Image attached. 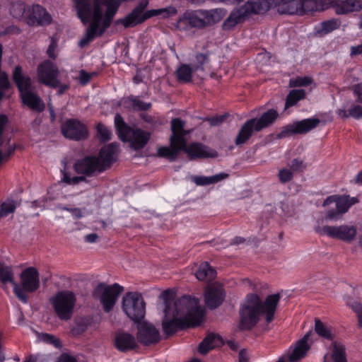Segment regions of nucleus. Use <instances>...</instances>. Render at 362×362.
I'll return each mask as SVG.
<instances>
[{"label": "nucleus", "mask_w": 362, "mask_h": 362, "mask_svg": "<svg viewBox=\"0 0 362 362\" xmlns=\"http://www.w3.org/2000/svg\"><path fill=\"white\" fill-rule=\"evenodd\" d=\"M362 54V44L358 46L351 47V55H358Z\"/></svg>", "instance_id": "obj_63"}, {"label": "nucleus", "mask_w": 362, "mask_h": 362, "mask_svg": "<svg viewBox=\"0 0 362 362\" xmlns=\"http://www.w3.org/2000/svg\"><path fill=\"white\" fill-rule=\"evenodd\" d=\"M315 331L320 337L328 340H332L334 337L332 327L326 325L319 319L315 320Z\"/></svg>", "instance_id": "obj_39"}, {"label": "nucleus", "mask_w": 362, "mask_h": 362, "mask_svg": "<svg viewBox=\"0 0 362 362\" xmlns=\"http://www.w3.org/2000/svg\"><path fill=\"white\" fill-rule=\"evenodd\" d=\"M29 8L22 1H16L11 4L10 13L14 18L25 23L27 11Z\"/></svg>", "instance_id": "obj_33"}, {"label": "nucleus", "mask_w": 362, "mask_h": 362, "mask_svg": "<svg viewBox=\"0 0 362 362\" xmlns=\"http://www.w3.org/2000/svg\"><path fill=\"white\" fill-rule=\"evenodd\" d=\"M332 0H303V6L308 7L313 4H315V8L312 7L311 10H324L328 8Z\"/></svg>", "instance_id": "obj_41"}, {"label": "nucleus", "mask_w": 362, "mask_h": 362, "mask_svg": "<svg viewBox=\"0 0 362 362\" xmlns=\"http://www.w3.org/2000/svg\"><path fill=\"white\" fill-rule=\"evenodd\" d=\"M340 26V21L338 19L332 18L323 21L321 23L322 31L325 33H329L337 29Z\"/></svg>", "instance_id": "obj_42"}, {"label": "nucleus", "mask_w": 362, "mask_h": 362, "mask_svg": "<svg viewBox=\"0 0 362 362\" xmlns=\"http://www.w3.org/2000/svg\"><path fill=\"white\" fill-rule=\"evenodd\" d=\"M8 122V117L6 115H0V146H2L3 141L1 140V136L5 129L6 125Z\"/></svg>", "instance_id": "obj_57"}, {"label": "nucleus", "mask_w": 362, "mask_h": 362, "mask_svg": "<svg viewBox=\"0 0 362 362\" xmlns=\"http://www.w3.org/2000/svg\"><path fill=\"white\" fill-rule=\"evenodd\" d=\"M64 209L70 211L72 216L76 218H80L83 216V211L79 208L64 207Z\"/></svg>", "instance_id": "obj_59"}, {"label": "nucleus", "mask_w": 362, "mask_h": 362, "mask_svg": "<svg viewBox=\"0 0 362 362\" xmlns=\"http://www.w3.org/2000/svg\"><path fill=\"white\" fill-rule=\"evenodd\" d=\"M334 8L339 15L360 11L362 9V0L339 1L335 3Z\"/></svg>", "instance_id": "obj_27"}, {"label": "nucleus", "mask_w": 362, "mask_h": 362, "mask_svg": "<svg viewBox=\"0 0 362 362\" xmlns=\"http://www.w3.org/2000/svg\"><path fill=\"white\" fill-rule=\"evenodd\" d=\"M351 117L358 119L362 118V106L360 105L354 104L350 107Z\"/></svg>", "instance_id": "obj_54"}, {"label": "nucleus", "mask_w": 362, "mask_h": 362, "mask_svg": "<svg viewBox=\"0 0 362 362\" xmlns=\"http://www.w3.org/2000/svg\"><path fill=\"white\" fill-rule=\"evenodd\" d=\"M223 344L221 337L218 334H210L206 336L199 346V351L200 354L205 355L211 349L221 346Z\"/></svg>", "instance_id": "obj_29"}, {"label": "nucleus", "mask_w": 362, "mask_h": 362, "mask_svg": "<svg viewBox=\"0 0 362 362\" xmlns=\"http://www.w3.org/2000/svg\"><path fill=\"white\" fill-rule=\"evenodd\" d=\"M90 75L86 72L85 71L82 70L80 71V76H79V81L81 84L85 85L89 82L90 80Z\"/></svg>", "instance_id": "obj_60"}, {"label": "nucleus", "mask_w": 362, "mask_h": 362, "mask_svg": "<svg viewBox=\"0 0 362 362\" xmlns=\"http://www.w3.org/2000/svg\"><path fill=\"white\" fill-rule=\"evenodd\" d=\"M73 169L76 174L84 175L86 178L97 176L104 172L96 156H86L76 160Z\"/></svg>", "instance_id": "obj_14"}, {"label": "nucleus", "mask_w": 362, "mask_h": 362, "mask_svg": "<svg viewBox=\"0 0 362 362\" xmlns=\"http://www.w3.org/2000/svg\"><path fill=\"white\" fill-rule=\"evenodd\" d=\"M225 119V116L221 115L218 117H211V118H206V120H207L211 126H217L221 124Z\"/></svg>", "instance_id": "obj_58"}, {"label": "nucleus", "mask_w": 362, "mask_h": 362, "mask_svg": "<svg viewBox=\"0 0 362 362\" xmlns=\"http://www.w3.org/2000/svg\"><path fill=\"white\" fill-rule=\"evenodd\" d=\"M354 95L356 97V101L362 103V82L354 85L351 87Z\"/></svg>", "instance_id": "obj_55"}, {"label": "nucleus", "mask_w": 362, "mask_h": 362, "mask_svg": "<svg viewBox=\"0 0 362 362\" xmlns=\"http://www.w3.org/2000/svg\"><path fill=\"white\" fill-rule=\"evenodd\" d=\"M222 17V11L218 9L192 11L184 13L177 21V27L187 23L192 28H204L219 22Z\"/></svg>", "instance_id": "obj_6"}, {"label": "nucleus", "mask_w": 362, "mask_h": 362, "mask_svg": "<svg viewBox=\"0 0 362 362\" xmlns=\"http://www.w3.org/2000/svg\"><path fill=\"white\" fill-rule=\"evenodd\" d=\"M20 284L16 282L13 293L18 300L23 303L28 301L27 293L35 292L40 286V274L37 269L30 267L24 269L20 275Z\"/></svg>", "instance_id": "obj_7"}, {"label": "nucleus", "mask_w": 362, "mask_h": 362, "mask_svg": "<svg viewBox=\"0 0 362 362\" xmlns=\"http://www.w3.org/2000/svg\"><path fill=\"white\" fill-rule=\"evenodd\" d=\"M137 339L127 332L117 333L115 337V346L119 351L127 352L136 349L139 346Z\"/></svg>", "instance_id": "obj_23"}, {"label": "nucleus", "mask_w": 362, "mask_h": 362, "mask_svg": "<svg viewBox=\"0 0 362 362\" xmlns=\"http://www.w3.org/2000/svg\"><path fill=\"white\" fill-rule=\"evenodd\" d=\"M196 64L193 66L194 71L204 70V64L209 62V54L197 53L195 56Z\"/></svg>", "instance_id": "obj_47"}, {"label": "nucleus", "mask_w": 362, "mask_h": 362, "mask_svg": "<svg viewBox=\"0 0 362 362\" xmlns=\"http://www.w3.org/2000/svg\"><path fill=\"white\" fill-rule=\"evenodd\" d=\"M119 152V145L116 143H111L103 146L98 156H96L99 160V165L104 171L110 168L112 164L116 161Z\"/></svg>", "instance_id": "obj_22"}, {"label": "nucleus", "mask_w": 362, "mask_h": 362, "mask_svg": "<svg viewBox=\"0 0 362 362\" xmlns=\"http://www.w3.org/2000/svg\"><path fill=\"white\" fill-rule=\"evenodd\" d=\"M150 137L151 134L149 132L140 129H132L130 134L127 136L126 141H130L131 146L134 150H140L146 146Z\"/></svg>", "instance_id": "obj_26"}, {"label": "nucleus", "mask_w": 362, "mask_h": 362, "mask_svg": "<svg viewBox=\"0 0 362 362\" xmlns=\"http://www.w3.org/2000/svg\"><path fill=\"white\" fill-rule=\"evenodd\" d=\"M194 71V67L190 65L183 64L176 71L177 81L182 83H189L192 81V74Z\"/></svg>", "instance_id": "obj_35"}, {"label": "nucleus", "mask_w": 362, "mask_h": 362, "mask_svg": "<svg viewBox=\"0 0 362 362\" xmlns=\"http://www.w3.org/2000/svg\"><path fill=\"white\" fill-rule=\"evenodd\" d=\"M13 80L21 93L23 103L30 109L39 112L45 109V104L40 98L33 91L31 78L23 74L21 66H16L13 72Z\"/></svg>", "instance_id": "obj_4"}, {"label": "nucleus", "mask_w": 362, "mask_h": 362, "mask_svg": "<svg viewBox=\"0 0 362 362\" xmlns=\"http://www.w3.org/2000/svg\"><path fill=\"white\" fill-rule=\"evenodd\" d=\"M279 115L274 109H269L264 112L259 118H252L247 120L241 127L235 144L240 146L245 144L252 136L253 132H260L274 123Z\"/></svg>", "instance_id": "obj_5"}, {"label": "nucleus", "mask_w": 362, "mask_h": 362, "mask_svg": "<svg viewBox=\"0 0 362 362\" xmlns=\"http://www.w3.org/2000/svg\"><path fill=\"white\" fill-rule=\"evenodd\" d=\"M287 166L293 172H302L307 168V164L300 158H294L288 163Z\"/></svg>", "instance_id": "obj_44"}, {"label": "nucleus", "mask_w": 362, "mask_h": 362, "mask_svg": "<svg viewBox=\"0 0 362 362\" xmlns=\"http://www.w3.org/2000/svg\"><path fill=\"white\" fill-rule=\"evenodd\" d=\"M148 4V0H141L139 4L125 18L117 19L115 22V25L122 24L125 28L134 27V22L144 13Z\"/></svg>", "instance_id": "obj_25"}, {"label": "nucleus", "mask_w": 362, "mask_h": 362, "mask_svg": "<svg viewBox=\"0 0 362 362\" xmlns=\"http://www.w3.org/2000/svg\"><path fill=\"white\" fill-rule=\"evenodd\" d=\"M122 310L132 320L139 322L146 313V304L141 293L129 292L122 298Z\"/></svg>", "instance_id": "obj_10"}, {"label": "nucleus", "mask_w": 362, "mask_h": 362, "mask_svg": "<svg viewBox=\"0 0 362 362\" xmlns=\"http://www.w3.org/2000/svg\"><path fill=\"white\" fill-rule=\"evenodd\" d=\"M280 298L279 293L269 295L263 303L258 295H247L239 310V328L242 330L252 329L262 314H265L267 322L270 323L274 319Z\"/></svg>", "instance_id": "obj_3"}, {"label": "nucleus", "mask_w": 362, "mask_h": 362, "mask_svg": "<svg viewBox=\"0 0 362 362\" xmlns=\"http://www.w3.org/2000/svg\"><path fill=\"white\" fill-rule=\"evenodd\" d=\"M228 175L225 173H221L213 176L205 177V176H194L192 181L199 186H206L211 184L217 183L222 180L228 177Z\"/></svg>", "instance_id": "obj_32"}, {"label": "nucleus", "mask_w": 362, "mask_h": 362, "mask_svg": "<svg viewBox=\"0 0 362 362\" xmlns=\"http://www.w3.org/2000/svg\"><path fill=\"white\" fill-rule=\"evenodd\" d=\"M182 151H185L190 160L197 158H216L218 153L215 150L198 142L192 143L187 145V141L184 144Z\"/></svg>", "instance_id": "obj_21"}, {"label": "nucleus", "mask_w": 362, "mask_h": 362, "mask_svg": "<svg viewBox=\"0 0 362 362\" xmlns=\"http://www.w3.org/2000/svg\"><path fill=\"white\" fill-rule=\"evenodd\" d=\"M313 83V79L309 76L296 77L289 81L290 87L307 86Z\"/></svg>", "instance_id": "obj_43"}, {"label": "nucleus", "mask_w": 362, "mask_h": 362, "mask_svg": "<svg viewBox=\"0 0 362 362\" xmlns=\"http://www.w3.org/2000/svg\"><path fill=\"white\" fill-rule=\"evenodd\" d=\"M320 123V120L317 118L303 119L284 127L277 137L283 139L293 134H304L317 127Z\"/></svg>", "instance_id": "obj_18"}, {"label": "nucleus", "mask_w": 362, "mask_h": 362, "mask_svg": "<svg viewBox=\"0 0 362 362\" xmlns=\"http://www.w3.org/2000/svg\"><path fill=\"white\" fill-rule=\"evenodd\" d=\"M244 18L243 13L239 11H233L229 16L225 20L222 25V28L225 30H228L234 28L237 24L240 23Z\"/></svg>", "instance_id": "obj_38"}, {"label": "nucleus", "mask_w": 362, "mask_h": 362, "mask_svg": "<svg viewBox=\"0 0 362 362\" xmlns=\"http://www.w3.org/2000/svg\"><path fill=\"white\" fill-rule=\"evenodd\" d=\"M85 241L90 243H95L98 239V236L96 233H90L88 235H86L84 238Z\"/></svg>", "instance_id": "obj_62"}, {"label": "nucleus", "mask_w": 362, "mask_h": 362, "mask_svg": "<svg viewBox=\"0 0 362 362\" xmlns=\"http://www.w3.org/2000/svg\"><path fill=\"white\" fill-rule=\"evenodd\" d=\"M98 137L103 141H109L111 139V132L104 124L99 123L97 125Z\"/></svg>", "instance_id": "obj_46"}, {"label": "nucleus", "mask_w": 362, "mask_h": 362, "mask_svg": "<svg viewBox=\"0 0 362 362\" xmlns=\"http://www.w3.org/2000/svg\"><path fill=\"white\" fill-rule=\"evenodd\" d=\"M306 92L303 89H293L289 92L286 98L285 108L295 105L298 101L304 99Z\"/></svg>", "instance_id": "obj_37"}, {"label": "nucleus", "mask_w": 362, "mask_h": 362, "mask_svg": "<svg viewBox=\"0 0 362 362\" xmlns=\"http://www.w3.org/2000/svg\"><path fill=\"white\" fill-rule=\"evenodd\" d=\"M62 133L66 139L74 141L84 140L88 136L86 125L76 119H69L62 125Z\"/></svg>", "instance_id": "obj_19"}, {"label": "nucleus", "mask_w": 362, "mask_h": 362, "mask_svg": "<svg viewBox=\"0 0 362 362\" xmlns=\"http://www.w3.org/2000/svg\"><path fill=\"white\" fill-rule=\"evenodd\" d=\"M49 302L61 320L67 321L72 317L76 303L74 292L68 290L59 291L49 299Z\"/></svg>", "instance_id": "obj_8"}, {"label": "nucleus", "mask_w": 362, "mask_h": 362, "mask_svg": "<svg viewBox=\"0 0 362 362\" xmlns=\"http://www.w3.org/2000/svg\"><path fill=\"white\" fill-rule=\"evenodd\" d=\"M0 282L5 288L8 283H11L13 288L14 284H16L12 268L4 264H0Z\"/></svg>", "instance_id": "obj_36"}, {"label": "nucleus", "mask_w": 362, "mask_h": 362, "mask_svg": "<svg viewBox=\"0 0 362 362\" xmlns=\"http://www.w3.org/2000/svg\"><path fill=\"white\" fill-rule=\"evenodd\" d=\"M332 359L333 362H347L344 345L334 344Z\"/></svg>", "instance_id": "obj_40"}, {"label": "nucleus", "mask_w": 362, "mask_h": 362, "mask_svg": "<svg viewBox=\"0 0 362 362\" xmlns=\"http://www.w3.org/2000/svg\"><path fill=\"white\" fill-rule=\"evenodd\" d=\"M45 339L47 342L54 344L56 347H59L61 345L59 339H58L57 338L54 337L52 335H49L48 334H46L45 335Z\"/></svg>", "instance_id": "obj_61"}, {"label": "nucleus", "mask_w": 362, "mask_h": 362, "mask_svg": "<svg viewBox=\"0 0 362 362\" xmlns=\"http://www.w3.org/2000/svg\"><path fill=\"white\" fill-rule=\"evenodd\" d=\"M185 122L180 118H175L171 120L172 134L170 137V143H177L184 146L185 141V136L188 134V131L184 129Z\"/></svg>", "instance_id": "obj_24"}, {"label": "nucleus", "mask_w": 362, "mask_h": 362, "mask_svg": "<svg viewBox=\"0 0 362 362\" xmlns=\"http://www.w3.org/2000/svg\"><path fill=\"white\" fill-rule=\"evenodd\" d=\"M158 12H159V13H158L159 16H162L164 18H168L170 16L176 15L177 13V11L176 8L170 6H168L166 8H159Z\"/></svg>", "instance_id": "obj_53"}, {"label": "nucleus", "mask_w": 362, "mask_h": 362, "mask_svg": "<svg viewBox=\"0 0 362 362\" xmlns=\"http://www.w3.org/2000/svg\"><path fill=\"white\" fill-rule=\"evenodd\" d=\"M77 16L83 24L90 23L81 47L87 46L96 36H102L110 26L119 6L120 0H73Z\"/></svg>", "instance_id": "obj_1"}, {"label": "nucleus", "mask_w": 362, "mask_h": 362, "mask_svg": "<svg viewBox=\"0 0 362 362\" xmlns=\"http://www.w3.org/2000/svg\"><path fill=\"white\" fill-rule=\"evenodd\" d=\"M170 146H162L158 148L157 154L159 157L168 158L170 161H174L180 151L184 148L182 145L180 146L177 143H170Z\"/></svg>", "instance_id": "obj_31"}, {"label": "nucleus", "mask_w": 362, "mask_h": 362, "mask_svg": "<svg viewBox=\"0 0 362 362\" xmlns=\"http://www.w3.org/2000/svg\"><path fill=\"white\" fill-rule=\"evenodd\" d=\"M63 182L68 185H76L79 184L81 182H84L86 180V178L84 175H79L78 176H74L71 177L67 173L64 174V177L62 179Z\"/></svg>", "instance_id": "obj_48"}, {"label": "nucleus", "mask_w": 362, "mask_h": 362, "mask_svg": "<svg viewBox=\"0 0 362 362\" xmlns=\"http://www.w3.org/2000/svg\"><path fill=\"white\" fill-rule=\"evenodd\" d=\"M0 207L6 213V214L8 216L10 214H12L15 211L16 209V204L14 201H7L3 202L0 205Z\"/></svg>", "instance_id": "obj_51"}, {"label": "nucleus", "mask_w": 362, "mask_h": 362, "mask_svg": "<svg viewBox=\"0 0 362 362\" xmlns=\"http://www.w3.org/2000/svg\"><path fill=\"white\" fill-rule=\"evenodd\" d=\"M52 22L51 14L42 6L35 4L27 11L25 23L33 27L47 26Z\"/></svg>", "instance_id": "obj_17"}, {"label": "nucleus", "mask_w": 362, "mask_h": 362, "mask_svg": "<svg viewBox=\"0 0 362 362\" xmlns=\"http://www.w3.org/2000/svg\"><path fill=\"white\" fill-rule=\"evenodd\" d=\"M348 305L351 308L354 312L356 314L358 318V327H362V304L357 301H351L348 303Z\"/></svg>", "instance_id": "obj_45"}, {"label": "nucleus", "mask_w": 362, "mask_h": 362, "mask_svg": "<svg viewBox=\"0 0 362 362\" xmlns=\"http://www.w3.org/2000/svg\"><path fill=\"white\" fill-rule=\"evenodd\" d=\"M115 124L118 132V136L122 141H126L127 136L130 134L132 129L127 125L119 114H116L115 117Z\"/></svg>", "instance_id": "obj_34"}, {"label": "nucleus", "mask_w": 362, "mask_h": 362, "mask_svg": "<svg viewBox=\"0 0 362 362\" xmlns=\"http://www.w3.org/2000/svg\"><path fill=\"white\" fill-rule=\"evenodd\" d=\"M136 339L143 346H151L158 344L161 339V336L154 325L144 321L138 322Z\"/></svg>", "instance_id": "obj_16"}, {"label": "nucleus", "mask_w": 362, "mask_h": 362, "mask_svg": "<svg viewBox=\"0 0 362 362\" xmlns=\"http://www.w3.org/2000/svg\"><path fill=\"white\" fill-rule=\"evenodd\" d=\"M57 47V41L54 38H52L51 43L48 47L47 52L48 56L53 59H56L57 57V54L55 52Z\"/></svg>", "instance_id": "obj_56"}, {"label": "nucleus", "mask_w": 362, "mask_h": 362, "mask_svg": "<svg viewBox=\"0 0 362 362\" xmlns=\"http://www.w3.org/2000/svg\"><path fill=\"white\" fill-rule=\"evenodd\" d=\"M158 13H159L158 9H151V10L147 11L146 12L142 13V15L139 18H138V19L134 22L135 26L139 24L142 23L146 20H147L153 16H159Z\"/></svg>", "instance_id": "obj_50"}, {"label": "nucleus", "mask_w": 362, "mask_h": 362, "mask_svg": "<svg viewBox=\"0 0 362 362\" xmlns=\"http://www.w3.org/2000/svg\"><path fill=\"white\" fill-rule=\"evenodd\" d=\"M226 292L221 284L215 282L209 284L204 292V300L206 306L214 310L219 307L224 301Z\"/></svg>", "instance_id": "obj_20"}, {"label": "nucleus", "mask_w": 362, "mask_h": 362, "mask_svg": "<svg viewBox=\"0 0 362 362\" xmlns=\"http://www.w3.org/2000/svg\"><path fill=\"white\" fill-rule=\"evenodd\" d=\"M332 203L335 204V209L327 210L325 216V218L327 221H338L341 219L343 214L356 203V199H349L346 196L332 195L324 201L322 206H327Z\"/></svg>", "instance_id": "obj_11"}, {"label": "nucleus", "mask_w": 362, "mask_h": 362, "mask_svg": "<svg viewBox=\"0 0 362 362\" xmlns=\"http://www.w3.org/2000/svg\"><path fill=\"white\" fill-rule=\"evenodd\" d=\"M132 105L135 110H147L150 107V103H146L140 100L132 99Z\"/></svg>", "instance_id": "obj_52"}, {"label": "nucleus", "mask_w": 362, "mask_h": 362, "mask_svg": "<svg viewBox=\"0 0 362 362\" xmlns=\"http://www.w3.org/2000/svg\"><path fill=\"white\" fill-rule=\"evenodd\" d=\"M59 362H77V361L74 357L70 356L66 354H64L60 357Z\"/></svg>", "instance_id": "obj_64"}, {"label": "nucleus", "mask_w": 362, "mask_h": 362, "mask_svg": "<svg viewBox=\"0 0 362 362\" xmlns=\"http://www.w3.org/2000/svg\"><path fill=\"white\" fill-rule=\"evenodd\" d=\"M272 7H277L278 12L282 14H293L297 10V2L295 0H267L251 4L252 12L257 14L263 13Z\"/></svg>", "instance_id": "obj_13"}, {"label": "nucleus", "mask_w": 362, "mask_h": 362, "mask_svg": "<svg viewBox=\"0 0 362 362\" xmlns=\"http://www.w3.org/2000/svg\"><path fill=\"white\" fill-rule=\"evenodd\" d=\"M311 334L312 331H309L302 339L296 342L295 349L288 357L290 362H297L301 358L304 357L306 352L310 349L308 341Z\"/></svg>", "instance_id": "obj_28"}, {"label": "nucleus", "mask_w": 362, "mask_h": 362, "mask_svg": "<svg viewBox=\"0 0 362 362\" xmlns=\"http://www.w3.org/2000/svg\"><path fill=\"white\" fill-rule=\"evenodd\" d=\"M59 71L54 63L49 60H45L41 63L37 70L38 81L48 87L57 88L59 86Z\"/></svg>", "instance_id": "obj_15"}, {"label": "nucleus", "mask_w": 362, "mask_h": 362, "mask_svg": "<svg viewBox=\"0 0 362 362\" xmlns=\"http://www.w3.org/2000/svg\"><path fill=\"white\" fill-rule=\"evenodd\" d=\"M164 313L162 326L164 334L168 336L179 329L199 325L204 315L199 300L189 296H183L175 302L172 318L169 317L170 308L167 305Z\"/></svg>", "instance_id": "obj_2"}, {"label": "nucleus", "mask_w": 362, "mask_h": 362, "mask_svg": "<svg viewBox=\"0 0 362 362\" xmlns=\"http://www.w3.org/2000/svg\"><path fill=\"white\" fill-rule=\"evenodd\" d=\"M195 276L199 281L209 282L216 278V271L207 262H204L199 265Z\"/></svg>", "instance_id": "obj_30"}, {"label": "nucleus", "mask_w": 362, "mask_h": 362, "mask_svg": "<svg viewBox=\"0 0 362 362\" xmlns=\"http://www.w3.org/2000/svg\"><path fill=\"white\" fill-rule=\"evenodd\" d=\"M124 291V287L118 284L106 285L99 284L93 292L94 298L98 300L105 313L110 312L115 305L120 294Z\"/></svg>", "instance_id": "obj_9"}, {"label": "nucleus", "mask_w": 362, "mask_h": 362, "mask_svg": "<svg viewBox=\"0 0 362 362\" xmlns=\"http://www.w3.org/2000/svg\"><path fill=\"white\" fill-rule=\"evenodd\" d=\"M278 177L280 182L286 183L290 182L293 177V172L290 169L283 168L279 171Z\"/></svg>", "instance_id": "obj_49"}, {"label": "nucleus", "mask_w": 362, "mask_h": 362, "mask_svg": "<svg viewBox=\"0 0 362 362\" xmlns=\"http://www.w3.org/2000/svg\"><path fill=\"white\" fill-rule=\"evenodd\" d=\"M315 231L320 235H326L333 239L339 240L345 243H351L356 237L357 227L348 224L325 226L323 227H317Z\"/></svg>", "instance_id": "obj_12"}]
</instances>
